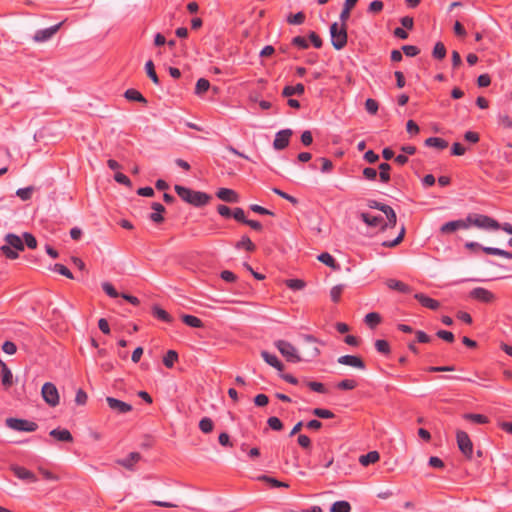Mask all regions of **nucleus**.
Returning <instances> with one entry per match:
<instances>
[{
  "label": "nucleus",
  "instance_id": "obj_53",
  "mask_svg": "<svg viewBox=\"0 0 512 512\" xmlns=\"http://www.w3.org/2000/svg\"><path fill=\"white\" fill-rule=\"evenodd\" d=\"M34 188L32 186L20 188L16 191V195L23 201H27L31 198Z\"/></svg>",
  "mask_w": 512,
  "mask_h": 512
},
{
  "label": "nucleus",
  "instance_id": "obj_13",
  "mask_svg": "<svg viewBox=\"0 0 512 512\" xmlns=\"http://www.w3.org/2000/svg\"><path fill=\"white\" fill-rule=\"evenodd\" d=\"M62 23H58L56 25H53L51 27L38 30L33 39L35 42H45L49 40L53 35L57 33V31L60 29Z\"/></svg>",
  "mask_w": 512,
  "mask_h": 512
},
{
  "label": "nucleus",
  "instance_id": "obj_41",
  "mask_svg": "<svg viewBox=\"0 0 512 512\" xmlns=\"http://www.w3.org/2000/svg\"><path fill=\"white\" fill-rule=\"evenodd\" d=\"M1 381L2 385L5 388H9L13 384V375L11 370L8 367H5L4 370L1 371Z\"/></svg>",
  "mask_w": 512,
  "mask_h": 512
},
{
  "label": "nucleus",
  "instance_id": "obj_61",
  "mask_svg": "<svg viewBox=\"0 0 512 512\" xmlns=\"http://www.w3.org/2000/svg\"><path fill=\"white\" fill-rule=\"evenodd\" d=\"M23 239L28 248L35 249L37 247V240L31 233H23Z\"/></svg>",
  "mask_w": 512,
  "mask_h": 512
},
{
  "label": "nucleus",
  "instance_id": "obj_56",
  "mask_svg": "<svg viewBox=\"0 0 512 512\" xmlns=\"http://www.w3.org/2000/svg\"><path fill=\"white\" fill-rule=\"evenodd\" d=\"M232 217L236 221L241 222L243 224H246V222L248 220L245 216L244 210L240 207L234 208V210L232 211Z\"/></svg>",
  "mask_w": 512,
  "mask_h": 512
},
{
  "label": "nucleus",
  "instance_id": "obj_58",
  "mask_svg": "<svg viewBox=\"0 0 512 512\" xmlns=\"http://www.w3.org/2000/svg\"><path fill=\"white\" fill-rule=\"evenodd\" d=\"M102 289L111 298H117L120 295L114 286L109 282L102 283Z\"/></svg>",
  "mask_w": 512,
  "mask_h": 512
},
{
  "label": "nucleus",
  "instance_id": "obj_62",
  "mask_svg": "<svg viewBox=\"0 0 512 512\" xmlns=\"http://www.w3.org/2000/svg\"><path fill=\"white\" fill-rule=\"evenodd\" d=\"M272 191H273L276 195H278V196L282 197L283 199H286L287 201H289V202H290V203H292L293 205H296V204L298 203V200H297L295 197H293V196H291V195L287 194L286 192H284V191H282V190H280V189H278V188H273V189H272Z\"/></svg>",
  "mask_w": 512,
  "mask_h": 512
},
{
  "label": "nucleus",
  "instance_id": "obj_21",
  "mask_svg": "<svg viewBox=\"0 0 512 512\" xmlns=\"http://www.w3.org/2000/svg\"><path fill=\"white\" fill-rule=\"evenodd\" d=\"M151 208L154 212L150 214V220L156 224L162 223L164 221L162 214L165 212V207L161 203L153 202Z\"/></svg>",
  "mask_w": 512,
  "mask_h": 512
},
{
  "label": "nucleus",
  "instance_id": "obj_39",
  "mask_svg": "<svg viewBox=\"0 0 512 512\" xmlns=\"http://www.w3.org/2000/svg\"><path fill=\"white\" fill-rule=\"evenodd\" d=\"M379 177H380V181L383 182V183H388L390 181V170H391V166L390 164L388 163H381L379 165Z\"/></svg>",
  "mask_w": 512,
  "mask_h": 512
},
{
  "label": "nucleus",
  "instance_id": "obj_24",
  "mask_svg": "<svg viewBox=\"0 0 512 512\" xmlns=\"http://www.w3.org/2000/svg\"><path fill=\"white\" fill-rule=\"evenodd\" d=\"M382 212L386 215L388 222L387 223H383L381 225V230L384 231L388 227H394L396 225V222H397V216H396V213L393 210V208L390 207L389 205H387Z\"/></svg>",
  "mask_w": 512,
  "mask_h": 512
},
{
  "label": "nucleus",
  "instance_id": "obj_37",
  "mask_svg": "<svg viewBox=\"0 0 512 512\" xmlns=\"http://www.w3.org/2000/svg\"><path fill=\"white\" fill-rule=\"evenodd\" d=\"M178 360V353L175 350H168L163 357V364L167 368H172L175 362Z\"/></svg>",
  "mask_w": 512,
  "mask_h": 512
},
{
  "label": "nucleus",
  "instance_id": "obj_16",
  "mask_svg": "<svg viewBox=\"0 0 512 512\" xmlns=\"http://www.w3.org/2000/svg\"><path fill=\"white\" fill-rule=\"evenodd\" d=\"M10 469L14 473V475L21 480L28 481V482H36L37 481V477L35 476V474L33 472H31L30 470L26 469L25 467L18 466V465H12L10 467Z\"/></svg>",
  "mask_w": 512,
  "mask_h": 512
},
{
  "label": "nucleus",
  "instance_id": "obj_45",
  "mask_svg": "<svg viewBox=\"0 0 512 512\" xmlns=\"http://www.w3.org/2000/svg\"><path fill=\"white\" fill-rule=\"evenodd\" d=\"M375 349L381 353L388 355L391 352L390 345L386 340L378 339L375 341Z\"/></svg>",
  "mask_w": 512,
  "mask_h": 512
},
{
  "label": "nucleus",
  "instance_id": "obj_49",
  "mask_svg": "<svg viewBox=\"0 0 512 512\" xmlns=\"http://www.w3.org/2000/svg\"><path fill=\"white\" fill-rule=\"evenodd\" d=\"M199 428L203 433H210L214 428L213 421L208 417H204L199 422Z\"/></svg>",
  "mask_w": 512,
  "mask_h": 512
},
{
  "label": "nucleus",
  "instance_id": "obj_23",
  "mask_svg": "<svg viewBox=\"0 0 512 512\" xmlns=\"http://www.w3.org/2000/svg\"><path fill=\"white\" fill-rule=\"evenodd\" d=\"M386 285L389 289L396 290L401 293H410L412 291V288L409 285L396 279H388L386 281Z\"/></svg>",
  "mask_w": 512,
  "mask_h": 512
},
{
  "label": "nucleus",
  "instance_id": "obj_40",
  "mask_svg": "<svg viewBox=\"0 0 512 512\" xmlns=\"http://www.w3.org/2000/svg\"><path fill=\"white\" fill-rule=\"evenodd\" d=\"M145 70L147 73V76L153 81L154 84H159V78L155 71V66L152 60H148L145 64Z\"/></svg>",
  "mask_w": 512,
  "mask_h": 512
},
{
  "label": "nucleus",
  "instance_id": "obj_9",
  "mask_svg": "<svg viewBox=\"0 0 512 512\" xmlns=\"http://www.w3.org/2000/svg\"><path fill=\"white\" fill-rule=\"evenodd\" d=\"M305 346L303 349V361H309L316 358L320 354L319 348L316 346L317 340L312 335H305Z\"/></svg>",
  "mask_w": 512,
  "mask_h": 512
},
{
  "label": "nucleus",
  "instance_id": "obj_42",
  "mask_svg": "<svg viewBox=\"0 0 512 512\" xmlns=\"http://www.w3.org/2000/svg\"><path fill=\"white\" fill-rule=\"evenodd\" d=\"M153 315L164 322H172V317L170 316V314L166 312L164 309L160 308L159 306L153 307Z\"/></svg>",
  "mask_w": 512,
  "mask_h": 512
},
{
  "label": "nucleus",
  "instance_id": "obj_25",
  "mask_svg": "<svg viewBox=\"0 0 512 512\" xmlns=\"http://www.w3.org/2000/svg\"><path fill=\"white\" fill-rule=\"evenodd\" d=\"M305 92V87L302 83H298L295 86H285L282 90L283 97H291L292 95H303Z\"/></svg>",
  "mask_w": 512,
  "mask_h": 512
},
{
  "label": "nucleus",
  "instance_id": "obj_33",
  "mask_svg": "<svg viewBox=\"0 0 512 512\" xmlns=\"http://www.w3.org/2000/svg\"><path fill=\"white\" fill-rule=\"evenodd\" d=\"M482 250L488 255L501 256L507 259H512V253L500 248L482 247Z\"/></svg>",
  "mask_w": 512,
  "mask_h": 512
},
{
  "label": "nucleus",
  "instance_id": "obj_18",
  "mask_svg": "<svg viewBox=\"0 0 512 512\" xmlns=\"http://www.w3.org/2000/svg\"><path fill=\"white\" fill-rule=\"evenodd\" d=\"M216 196L222 201L228 203H237L239 201V195L232 189L229 188H220L216 192Z\"/></svg>",
  "mask_w": 512,
  "mask_h": 512
},
{
  "label": "nucleus",
  "instance_id": "obj_1",
  "mask_svg": "<svg viewBox=\"0 0 512 512\" xmlns=\"http://www.w3.org/2000/svg\"><path fill=\"white\" fill-rule=\"evenodd\" d=\"M175 192L177 195L185 202L195 206V207H202L207 205L210 200L211 196L205 192L201 191H195L190 188L181 186V185H175L174 186Z\"/></svg>",
  "mask_w": 512,
  "mask_h": 512
},
{
  "label": "nucleus",
  "instance_id": "obj_59",
  "mask_svg": "<svg viewBox=\"0 0 512 512\" xmlns=\"http://www.w3.org/2000/svg\"><path fill=\"white\" fill-rule=\"evenodd\" d=\"M53 270L69 279H73V274L71 273V271L66 267L64 266L63 264H55L54 265V268Z\"/></svg>",
  "mask_w": 512,
  "mask_h": 512
},
{
  "label": "nucleus",
  "instance_id": "obj_54",
  "mask_svg": "<svg viewBox=\"0 0 512 512\" xmlns=\"http://www.w3.org/2000/svg\"><path fill=\"white\" fill-rule=\"evenodd\" d=\"M267 424L272 430L275 431H280L283 429L282 421L276 416L269 417L267 420Z\"/></svg>",
  "mask_w": 512,
  "mask_h": 512
},
{
  "label": "nucleus",
  "instance_id": "obj_48",
  "mask_svg": "<svg viewBox=\"0 0 512 512\" xmlns=\"http://www.w3.org/2000/svg\"><path fill=\"white\" fill-rule=\"evenodd\" d=\"M351 506L347 501H337L333 503L331 512H350Z\"/></svg>",
  "mask_w": 512,
  "mask_h": 512
},
{
  "label": "nucleus",
  "instance_id": "obj_32",
  "mask_svg": "<svg viewBox=\"0 0 512 512\" xmlns=\"http://www.w3.org/2000/svg\"><path fill=\"white\" fill-rule=\"evenodd\" d=\"M181 319L186 325H188L190 327H193V328H202L203 327L202 320L196 316L184 314L181 316Z\"/></svg>",
  "mask_w": 512,
  "mask_h": 512
},
{
  "label": "nucleus",
  "instance_id": "obj_46",
  "mask_svg": "<svg viewBox=\"0 0 512 512\" xmlns=\"http://www.w3.org/2000/svg\"><path fill=\"white\" fill-rule=\"evenodd\" d=\"M285 284L288 288L295 291L302 290L306 286L305 281L301 279H287Z\"/></svg>",
  "mask_w": 512,
  "mask_h": 512
},
{
  "label": "nucleus",
  "instance_id": "obj_52",
  "mask_svg": "<svg viewBox=\"0 0 512 512\" xmlns=\"http://www.w3.org/2000/svg\"><path fill=\"white\" fill-rule=\"evenodd\" d=\"M357 387V382L353 379H344L337 384V388L341 390H353Z\"/></svg>",
  "mask_w": 512,
  "mask_h": 512
},
{
  "label": "nucleus",
  "instance_id": "obj_14",
  "mask_svg": "<svg viewBox=\"0 0 512 512\" xmlns=\"http://www.w3.org/2000/svg\"><path fill=\"white\" fill-rule=\"evenodd\" d=\"M468 228H469V223L466 218V219H459V220H455V221H449L441 226L440 231L443 234H448V233H452L458 229H468Z\"/></svg>",
  "mask_w": 512,
  "mask_h": 512
},
{
  "label": "nucleus",
  "instance_id": "obj_7",
  "mask_svg": "<svg viewBox=\"0 0 512 512\" xmlns=\"http://www.w3.org/2000/svg\"><path fill=\"white\" fill-rule=\"evenodd\" d=\"M456 441L461 453L468 459L472 458L473 455V443L469 435L462 430H457Z\"/></svg>",
  "mask_w": 512,
  "mask_h": 512
},
{
  "label": "nucleus",
  "instance_id": "obj_30",
  "mask_svg": "<svg viewBox=\"0 0 512 512\" xmlns=\"http://www.w3.org/2000/svg\"><path fill=\"white\" fill-rule=\"evenodd\" d=\"M358 0H345L344 7L340 13V20L341 23L346 24V21L350 17V11L353 9V7L356 5Z\"/></svg>",
  "mask_w": 512,
  "mask_h": 512
},
{
  "label": "nucleus",
  "instance_id": "obj_27",
  "mask_svg": "<svg viewBox=\"0 0 512 512\" xmlns=\"http://www.w3.org/2000/svg\"><path fill=\"white\" fill-rule=\"evenodd\" d=\"M317 259L322 262L323 264L327 265L328 267H330L331 269L333 270H339L340 269V265L336 262V260L333 258V256L331 254H329L328 252H323L321 253Z\"/></svg>",
  "mask_w": 512,
  "mask_h": 512
},
{
  "label": "nucleus",
  "instance_id": "obj_20",
  "mask_svg": "<svg viewBox=\"0 0 512 512\" xmlns=\"http://www.w3.org/2000/svg\"><path fill=\"white\" fill-rule=\"evenodd\" d=\"M49 435L60 442H72L73 436L68 429L56 428L49 432Z\"/></svg>",
  "mask_w": 512,
  "mask_h": 512
},
{
  "label": "nucleus",
  "instance_id": "obj_43",
  "mask_svg": "<svg viewBox=\"0 0 512 512\" xmlns=\"http://www.w3.org/2000/svg\"><path fill=\"white\" fill-rule=\"evenodd\" d=\"M209 88H210L209 81L205 78H200V79H198V81L196 83L195 93L197 95H202L205 92H207Z\"/></svg>",
  "mask_w": 512,
  "mask_h": 512
},
{
  "label": "nucleus",
  "instance_id": "obj_15",
  "mask_svg": "<svg viewBox=\"0 0 512 512\" xmlns=\"http://www.w3.org/2000/svg\"><path fill=\"white\" fill-rule=\"evenodd\" d=\"M337 362L339 364L351 366L360 370H364L366 367L364 361L359 356L355 355L340 356Z\"/></svg>",
  "mask_w": 512,
  "mask_h": 512
},
{
  "label": "nucleus",
  "instance_id": "obj_51",
  "mask_svg": "<svg viewBox=\"0 0 512 512\" xmlns=\"http://www.w3.org/2000/svg\"><path fill=\"white\" fill-rule=\"evenodd\" d=\"M343 289H344V285H341V284L336 285V286L331 288V290H330V297H331V300L334 303L339 302V300L341 298V294L343 292Z\"/></svg>",
  "mask_w": 512,
  "mask_h": 512
},
{
  "label": "nucleus",
  "instance_id": "obj_19",
  "mask_svg": "<svg viewBox=\"0 0 512 512\" xmlns=\"http://www.w3.org/2000/svg\"><path fill=\"white\" fill-rule=\"evenodd\" d=\"M141 459L138 452H131L126 458L117 460V463L128 470H133L135 464Z\"/></svg>",
  "mask_w": 512,
  "mask_h": 512
},
{
  "label": "nucleus",
  "instance_id": "obj_57",
  "mask_svg": "<svg viewBox=\"0 0 512 512\" xmlns=\"http://www.w3.org/2000/svg\"><path fill=\"white\" fill-rule=\"evenodd\" d=\"M365 108L368 113L374 115L377 113L379 105L378 102L372 98H368L365 102Z\"/></svg>",
  "mask_w": 512,
  "mask_h": 512
},
{
  "label": "nucleus",
  "instance_id": "obj_10",
  "mask_svg": "<svg viewBox=\"0 0 512 512\" xmlns=\"http://www.w3.org/2000/svg\"><path fill=\"white\" fill-rule=\"evenodd\" d=\"M469 296L472 299L482 303H492L496 299L495 295L491 291L482 287H476L472 289L469 293Z\"/></svg>",
  "mask_w": 512,
  "mask_h": 512
},
{
  "label": "nucleus",
  "instance_id": "obj_31",
  "mask_svg": "<svg viewBox=\"0 0 512 512\" xmlns=\"http://www.w3.org/2000/svg\"><path fill=\"white\" fill-rule=\"evenodd\" d=\"M124 96L129 101H137L144 104L147 103V100L144 98V96L138 90L133 88L126 90Z\"/></svg>",
  "mask_w": 512,
  "mask_h": 512
},
{
  "label": "nucleus",
  "instance_id": "obj_5",
  "mask_svg": "<svg viewBox=\"0 0 512 512\" xmlns=\"http://www.w3.org/2000/svg\"><path fill=\"white\" fill-rule=\"evenodd\" d=\"M274 345L281 353V355L286 359V361L292 363L303 361V358L299 355L296 347L290 342L285 340H277L274 342Z\"/></svg>",
  "mask_w": 512,
  "mask_h": 512
},
{
  "label": "nucleus",
  "instance_id": "obj_34",
  "mask_svg": "<svg viewBox=\"0 0 512 512\" xmlns=\"http://www.w3.org/2000/svg\"><path fill=\"white\" fill-rule=\"evenodd\" d=\"M463 418L475 424H486L489 422L488 417L482 414L465 413Z\"/></svg>",
  "mask_w": 512,
  "mask_h": 512
},
{
  "label": "nucleus",
  "instance_id": "obj_4",
  "mask_svg": "<svg viewBox=\"0 0 512 512\" xmlns=\"http://www.w3.org/2000/svg\"><path fill=\"white\" fill-rule=\"evenodd\" d=\"M469 227L471 225L484 230H498L500 224L495 219L483 214H469L467 216Z\"/></svg>",
  "mask_w": 512,
  "mask_h": 512
},
{
  "label": "nucleus",
  "instance_id": "obj_63",
  "mask_svg": "<svg viewBox=\"0 0 512 512\" xmlns=\"http://www.w3.org/2000/svg\"><path fill=\"white\" fill-rule=\"evenodd\" d=\"M436 336L446 342L452 343L454 341V334L447 330H439L436 333Z\"/></svg>",
  "mask_w": 512,
  "mask_h": 512
},
{
  "label": "nucleus",
  "instance_id": "obj_17",
  "mask_svg": "<svg viewBox=\"0 0 512 512\" xmlns=\"http://www.w3.org/2000/svg\"><path fill=\"white\" fill-rule=\"evenodd\" d=\"M414 298L425 308H428L430 310H437L440 307L439 301L423 294V293H416L414 295Z\"/></svg>",
  "mask_w": 512,
  "mask_h": 512
},
{
  "label": "nucleus",
  "instance_id": "obj_64",
  "mask_svg": "<svg viewBox=\"0 0 512 512\" xmlns=\"http://www.w3.org/2000/svg\"><path fill=\"white\" fill-rule=\"evenodd\" d=\"M292 44L300 49H307L309 44L307 40L302 36H296L292 39Z\"/></svg>",
  "mask_w": 512,
  "mask_h": 512
},
{
  "label": "nucleus",
  "instance_id": "obj_35",
  "mask_svg": "<svg viewBox=\"0 0 512 512\" xmlns=\"http://www.w3.org/2000/svg\"><path fill=\"white\" fill-rule=\"evenodd\" d=\"M364 321L371 329H374L381 323V316L377 312H370L366 314Z\"/></svg>",
  "mask_w": 512,
  "mask_h": 512
},
{
  "label": "nucleus",
  "instance_id": "obj_44",
  "mask_svg": "<svg viewBox=\"0 0 512 512\" xmlns=\"http://www.w3.org/2000/svg\"><path fill=\"white\" fill-rule=\"evenodd\" d=\"M404 235H405V227L402 226V228L399 232V235L394 240L384 241L382 243V246L386 247V248H393L402 242Z\"/></svg>",
  "mask_w": 512,
  "mask_h": 512
},
{
  "label": "nucleus",
  "instance_id": "obj_2",
  "mask_svg": "<svg viewBox=\"0 0 512 512\" xmlns=\"http://www.w3.org/2000/svg\"><path fill=\"white\" fill-rule=\"evenodd\" d=\"M6 244L0 250L6 258L14 260L18 258V251L24 250L23 240L16 234L8 233L4 238Z\"/></svg>",
  "mask_w": 512,
  "mask_h": 512
},
{
  "label": "nucleus",
  "instance_id": "obj_38",
  "mask_svg": "<svg viewBox=\"0 0 512 512\" xmlns=\"http://www.w3.org/2000/svg\"><path fill=\"white\" fill-rule=\"evenodd\" d=\"M446 47L442 42H437L433 48L432 56L437 60H442L446 57Z\"/></svg>",
  "mask_w": 512,
  "mask_h": 512
},
{
  "label": "nucleus",
  "instance_id": "obj_60",
  "mask_svg": "<svg viewBox=\"0 0 512 512\" xmlns=\"http://www.w3.org/2000/svg\"><path fill=\"white\" fill-rule=\"evenodd\" d=\"M402 51L408 57H415L420 53V49L414 45H404Z\"/></svg>",
  "mask_w": 512,
  "mask_h": 512
},
{
  "label": "nucleus",
  "instance_id": "obj_22",
  "mask_svg": "<svg viewBox=\"0 0 512 512\" xmlns=\"http://www.w3.org/2000/svg\"><path fill=\"white\" fill-rule=\"evenodd\" d=\"M261 356H262V358L264 359V361L267 364H269L270 366H272L276 370H278V371H283L284 370L283 363L277 358L276 355L271 354V353H269L267 351H262L261 352Z\"/></svg>",
  "mask_w": 512,
  "mask_h": 512
},
{
  "label": "nucleus",
  "instance_id": "obj_12",
  "mask_svg": "<svg viewBox=\"0 0 512 512\" xmlns=\"http://www.w3.org/2000/svg\"><path fill=\"white\" fill-rule=\"evenodd\" d=\"M106 402L111 410L118 414H126L132 411V406L114 397H107Z\"/></svg>",
  "mask_w": 512,
  "mask_h": 512
},
{
  "label": "nucleus",
  "instance_id": "obj_28",
  "mask_svg": "<svg viewBox=\"0 0 512 512\" xmlns=\"http://www.w3.org/2000/svg\"><path fill=\"white\" fill-rule=\"evenodd\" d=\"M380 459V455L377 451H370L365 455H361L359 458V463L363 466H368L370 464L376 463Z\"/></svg>",
  "mask_w": 512,
  "mask_h": 512
},
{
  "label": "nucleus",
  "instance_id": "obj_8",
  "mask_svg": "<svg viewBox=\"0 0 512 512\" xmlns=\"http://www.w3.org/2000/svg\"><path fill=\"white\" fill-rule=\"evenodd\" d=\"M41 394L44 401L51 407H55L59 404V393L57 387L51 383L46 382L42 386Z\"/></svg>",
  "mask_w": 512,
  "mask_h": 512
},
{
  "label": "nucleus",
  "instance_id": "obj_47",
  "mask_svg": "<svg viewBox=\"0 0 512 512\" xmlns=\"http://www.w3.org/2000/svg\"><path fill=\"white\" fill-rule=\"evenodd\" d=\"M312 414L322 419H332L335 417V414L331 410L324 408H314Z\"/></svg>",
  "mask_w": 512,
  "mask_h": 512
},
{
  "label": "nucleus",
  "instance_id": "obj_26",
  "mask_svg": "<svg viewBox=\"0 0 512 512\" xmlns=\"http://www.w3.org/2000/svg\"><path fill=\"white\" fill-rule=\"evenodd\" d=\"M360 218L370 227H377L383 224V218L381 216H372L369 213L362 212Z\"/></svg>",
  "mask_w": 512,
  "mask_h": 512
},
{
  "label": "nucleus",
  "instance_id": "obj_29",
  "mask_svg": "<svg viewBox=\"0 0 512 512\" xmlns=\"http://www.w3.org/2000/svg\"><path fill=\"white\" fill-rule=\"evenodd\" d=\"M425 145L428 147H434L439 150H443L448 147V142L439 137H429L425 140Z\"/></svg>",
  "mask_w": 512,
  "mask_h": 512
},
{
  "label": "nucleus",
  "instance_id": "obj_36",
  "mask_svg": "<svg viewBox=\"0 0 512 512\" xmlns=\"http://www.w3.org/2000/svg\"><path fill=\"white\" fill-rule=\"evenodd\" d=\"M237 249H245L249 252H253L256 249L255 244L251 241L248 236H243L239 242L236 243Z\"/></svg>",
  "mask_w": 512,
  "mask_h": 512
},
{
  "label": "nucleus",
  "instance_id": "obj_11",
  "mask_svg": "<svg viewBox=\"0 0 512 512\" xmlns=\"http://www.w3.org/2000/svg\"><path fill=\"white\" fill-rule=\"evenodd\" d=\"M291 136H292L291 129H284V130L277 132L275 135L274 142H273V147L276 150L285 149L289 145Z\"/></svg>",
  "mask_w": 512,
  "mask_h": 512
},
{
  "label": "nucleus",
  "instance_id": "obj_3",
  "mask_svg": "<svg viewBox=\"0 0 512 512\" xmlns=\"http://www.w3.org/2000/svg\"><path fill=\"white\" fill-rule=\"evenodd\" d=\"M331 44L336 50L343 49L347 44V30L346 24L342 23L341 26L334 22L330 26Z\"/></svg>",
  "mask_w": 512,
  "mask_h": 512
},
{
  "label": "nucleus",
  "instance_id": "obj_55",
  "mask_svg": "<svg viewBox=\"0 0 512 512\" xmlns=\"http://www.w3.org/2000/svg\"><path fill=\"white\" fill-rule=\"evenodd\" d=\"M306 385L314 392L324 394L327 392L324 384L316 381H308Z\"/></svg>",
  "mask_w": 512,
  "mask_h": 512
},
{
  "label": "nucleus",
  "instance_id": "obj_50",
  "mask_svg": "<svg viewBox=\"0 0 512 512\" xmlns=\"http://www.w3.org/2000/svg\"><path fill=\"white\" fill-rule=\"evenodd\" d=\"M305 21V14L303 12H298L296 14H290L287 17V22L291 25H301Z\"/></svg>",
  "mask_w": 512,
  "mask_h": 512
},
{
  "label": "nucleus",
  "instance_id": "obj_6",
  "mask_svg": "<svg viewBox=\"0 0 512 512\" xmlns=\"http://www.w3.org/2000/svg\"><path fill=\"white\" fill-rule=\"evenodd\" d=\"M5 423L7 427L16 431L34 432L38 429V425L36 422L29 421L26 419L10 417L6 419Z\"/></svg>",
  "mask_w": 512,
  "mask_h": 512
}]
</instances>
